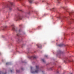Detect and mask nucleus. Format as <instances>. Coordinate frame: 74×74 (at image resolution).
I'll list each match as a JSON object with an SVG mask.
<instances>
[{
	"label": "nucleus",
	"mask_w": 74,
	"mask_h": 74,
	"mask_svg": "<svg viewBox=\"0 0 74 74\" xmlns=\"http://www.w3.org/2000/svg\"><path fill=\"white\" fill-rule=\"evenodd\" d=\"M57 18H58V19H60L61 18V17H60V16H58L57 17Z\"/></svg>",
	"instance_id": "obj_5"
},
{
	"label": "nucleus",
	"mask_w": 74,
	"mask_h": 74,
	"mask_svg": "<svg viewBox=\"0 0 74 74\" xmlns=\"http://www.w3.org/2000/svg\"><path fill=\"white\" fill-rule=\"evenodd\" d=\"M42 61L43 62H44V59L42 60Z\"/></svg>",
	"instance_id": "obj_14"
},
{
	"label": "nucleus",
	"mask_w": 74,
	"mask_h": 74,
	"mask_svg": "<svg viewBox=\"0 0 74 74\" xmlns=\"http://www.w3.org/2000/svg\"><path fill=\"white\" fill-rule=\"evenodd\" d=\"M59 47H62V45H59Z\"/></svg>",
	"instance_id": "obj_11"
},
{
	"label": "nucleus",
	"mask_w": 74,
	"mask_h": 74,
	"mask_svg": "<svg viewBox=\"0 0 74 74\" xmlns=\"http://www.w3.org/2000/svg\"><path fill=\"white\" fill-rule=\"evenodd\" d=\"M46 57H48V56H46Z\"/></svg>",
	"instance_id": "obj_17"
},
{
	"label": "nucleus",
	"mask_w": 74,
	"mask_h": 74,
	"mask_svg": "<svg viewBox=\"0 0 74 74\" xmlns=\"http://www.w3.org/2000/svg\"><path fill=\"white\" fill-rule=\"evenodd\" d=\"M8 64H9V63H6V64L7 65Z\"/></svg>",
	"instance_id": "obj_13"
},
{
	"label": "nucleus",
	"mask_w": 74,
	"mask_h": 74,
	"mask_svg": "<svg viewBox=\"0 0 74 74\" xmlns=\"http://www.w3.org/2000/svg\"><path fill=\"white\" fill-rule=\"evenodd\" d=\"M16 21H20V19H16L15 20Z\"/></svg>",
	"instance_id": "obj_6"
},
{
	"label": "nucleus",
	"mask_w": 74,
	"mask_h": 74,
	"mask_svg": "<svg viewBox=\"0 0 74 74\" xmlns=\"http://www.w3.org/2000/svg\"><path fill=\"white\" fill-rule=\"evenodd\" d=\"M39 66H36L35 69L33 71H32L31 70V72L33 74H36V73H38L39 72Z\"/></svg>",
	"instance_id": "obj_1"
},
{
	"label": "nucleus",
	"mask_w": 74,
	"mask_h": 74,
	"mask_svg": "<svg viewBox=\"0 0 74 74\" xmlns=\"http://www.w3.org/2000/svg\"><path fill=\"white\" fill-rule=\"evenodd\" d=\"M24 18V16L22 15H19L17 16V18H19V19H22Z\"/></svg>",
	"instance_id": "obj_2"
},
{
	"label": "nucleus",
	"mask_w": 74,
	"mask_h": 74,
	"mask_svg": "<svg viewBox=\"0 0 74 74\" xmlns=\"http://www.w3.org/2000/svg\"><path fill=\"white\" fill-rule=\"evenodd\" d=\"M64 18H69V17H65Z\"/></svg>",
	"instance_id": "obj_10"
},
{
	"label": "nucleus",
	"mask_w": 74,
	"mask_h": 74,
	"mask_svg": "<svg viewBox=\"0 0 74 74\" xmlns=\"http://www.w3.org/2000/svg\"><path fill=\"white\" fill-rule=\"evenodd\" d=\"M31 68L32 69V67H31Z\"/></svg>",
	"instance_id": "obj_18"
},
{
	"label": "nucleus",
	"mask_w": 74,
	"mask_h": 74,
	"mask_svg": "<svg viewBox=\"0 0 74 74\" xmlns=\"http://www.w3.org/2000/svg\"><path fill=\"white\" fill-rule=\"evenodd\" d=\"M28 1L29 3H32L33 2V0H28Z\"/></svg>",
	"instance_id": "obj_3"
},
{
	"label": "nucleus",
	"mask_w": 74,
	"mask_h": 74,
	"mask_svg": "<svg viewBox=\"0 0 74 74\" xmlns=\"http://www.w3.org/2000/svg\"><path fill=\"white\" fill-rule=\"evenodd\" d=\"M11 72H12V71H11Z\"/></svg>",
	"instance_id": "obj_20"
},
{
	"label": "nucleus",
	"mask_w": 74,
	"mask_h": 74,
	"mask_svg": "<svg viewBox=\"0 0 74 74\" xmlns=\"http://www.w3.org/2000/svg\"><path fill=\"white\" fill-rule=\"evenodd\" d=\"M7 27V26H5V27Z\"/></svg>",
	"instance_id": "obj_16"
},
{
	"label": "nucleus",
	"mask_w": 74,
	"mask_h": 74,
	"mask_svg": "<svg viewBox=\"0 0 74 74\" xmlns=\"http://www.w3.org/2000/svg\"><path fill=\"white\" fill-rule=\"evenodd\" d=\"M69 14H70H70H71L70 13H69Z\"/></svg>",
	"instance_id": "obj_21"
},
{
	"label": "nucleus",
	"mask_w": 74,
	"mask_h": 74,
	"mask_svg": "<svg viewBox=\"0 0 74 74\" xmlns=\"http://www.w3.org/2000/svg\"><path fill=\"white\" fill-rule=\"evenodd\" d=\"M37 46H38V47L39 48H40L41 47V46L40 45H37Z\"/></svg>",
	"instance_id": "obj_4"
},
{
	"label": "nucleus",
	"mask_w": 74,
	"mask_h": 74,
	"mask_svg": "<svg viewBox=\"0 0 74 74\" xmlns=\"http://www.w3.org/2000/svg\"><path fill=\"white\" fill-rule=\"evenodd\" d=\"M72 61H73V60H72V61L71 60H69L68 62H72Z\"/></svg>",
	"instance_id": "obj_9"
},
{
	"label": "nucleus",
	"mask_w": 74,
	"mask_h": 74,
	"mask_svg": "<svg viewBox=\"0 0 74 74\" xmlns=\"http://www.w3.org/2000/svg\"><path fill=\"white\" fill-rule=\"evenodd\" d=\"M9 8L10 10H12V7L10 6L9 7Z\"/></svg>",
	"instance_id": "obj_7"
},
{
	"label": "nucleus",
	"mask_w": 74,
	"mask_h": 74,
	"mask_svg": "<svg viewBox=\"0 0 74 74\" xmlns=\"http://www.w3.org/2000/svg\"><path fill=\"white\" fill-rule=\"evenodd\" d=\"M70 74H73L72 73H71Z\"/></svg>",
	"instance_id": "obj_19"
},
{
	"label": "nucleus",
	"mask_w": 74,
	"mask_h": 74,
	"mask_svg": "<svg viewBox=\"0 0 74 74\" xmlns=\"http://www.w3.org/2000/svg\"><path fill=\"white\" fill-rule=\"evenodd\" d=\"M20 30H21V29H20L19 30V32H20Z\"/></svg>",
	"instance_id": "obj_15"
},
{
	"label": "nucleus",
	"mask_w": 74,
	"mask_h": 74,
	"mask_svg": "<svg viewBox=\"0 0 74 74\" xmlns=\"http://www.w3.org/2000/svg\"><path fill=\"white\" fill-rule=\"evenodd\" d=\"M58 1V3H60V0H57Z\"/></svg>",
	"instance_id": "obj_8"
},
{
	"label": "nucleus",
	"mask_w": 74,
	"mask_h": 74,
	"mask_svg": "<svg viewBox=\"0 0 74 74\" xmlns=\"http://www.w3.org/2000/svg\"><path fill=\"white\" fill-rule=\"evenodd\" d=\"M12 26H14V24H12Z\"/></svg>",
	"instance_id": "obj_12"
}]
</instances>
